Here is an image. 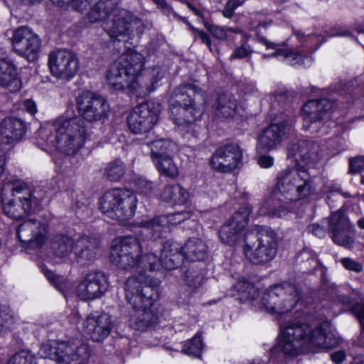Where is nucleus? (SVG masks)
<instances>
[{"label":"nucleus","instance_id":"nucleus-27","mask_svg":"<svg viewBox=\"0 0 364 364\" xmlns=\"http://www.w3.org/2000/svg\"><path fill=\"white\" fill-rule=\"evenodd\" d=\"M99 241L95 237L82 236L76 240L74 262L82 266L92 264L97 257Z\"/></svg>","mask_w":364,"mask_h":364},{"label":"nucleus","instance_id":"nucleus-57","mask_svg":"<svg viewBox=\"0 0 364 364\" xmlns=\"http://www.w3.org/2000/svg\"><path fill=\"white\" fill-rule=\"evenodd\" d=\"M310 231L316 237H324L326 232L323 227L318 224H313L309 227Z\"/></svg>","mask_w":364,"mask_h":364},{"label":"nucleus","instance_id":"nucleus-7","mask_svg":"<svg viewBox=\"0 0 364 364\" xmlns=\"http://www.w3.org/2000/svg\"><path fill=\"white\" fill-rule=\"evenodd\" d=\"M44 193L33 190L23 183H5L1 189L4 213L13 220H21L36 211Z\"/></svg>","mask_w":364,"mask_h":364},{"label":"nucleus","instance_id":"nucleus-40","mask_svg":"<svg viewBox=\"0 0 364 364\" xmlns=\"http://www.w3.org/2000/svg\"><path fill=\"white\" fill-rule=\"evenodd\" d=\"M203 341L201 336L197 333L190 341H187L183 348V352L188 355L200 357L203 350Z\"/></svg>","mask_w":364,"mask_h":364},{"label":"nucleus","instance_id":"nucleus-3","mask_svg":"<svg viewBox=\"0 0 364 364\" xmlns=\"http://www.w3.org/2000/svg\"><path fill=\"white\" fill-rule=\"evenodd\" d=\"M277 191L259 209L260 215L282 217L292 210V202L307 197L313 191V179L303 168L281 171L277 178Z\"/></svg>","mask_w":364,"mask_h":364},{"label":"nucleus","instance_id":"nucleus-46","mask_svg":"<svg viewBox=\"0 0 364 364\" xmlns=\"http://www.w3.org/2000/svg\"><path fill=\"white\" fill-rule=\"evenodd\" d=\"M12 322L10 313L5 309H0V333L9 331Z\"/></svg>","mask_w":364,"mask_h":364},{"label":"nucleus","instance_id":"nucleus-21","mask_svg":"<svg viewBox=\"0 0 364 364\" xmlns=\"http://www.w3.org/2000/svg\"><path fill=\"white\" fill-rule=\"evenodd\" d=\"M328 231L336 244L345 247H350L353 245L351 226L341 210L333 213L329 217Z\"/></svg>","mask_w":364,"mask_h":364},{"label":"nucleus","instance_id":"nucleus-53","mask_svg":"<svg viewBox=\"0 0 364 364\" xmlns=\"http://www.w3.org/2000/svg\"><path fill=\"white\" fill-rule=\"evenodd\" d=\"M349 164L351 172H358L364 170V156L350 159Z\"/></svg>","mask_w":364,"mask_h":364},{"label":"nucleus","instance_id":"nucleus-31","mask_svg":"<svg viewBox=\"0 0 364 364\" xmlns=\"http://www.w3.org/2000/svg\"><path fill=\"white\" fill-rule=\"evenodd\" d=\"M213 108L215 116L220 118H234L240 114L237 100L233 95L228 92L222 93L217 97Z\"/></svg>","mask_w":364,"mask_h":364},{"label":"nucleus","instance_id":"nucleus-58","mask_svg":"<svg viewBox=\"0 0 364 364\" xmlns=\"http://www.w3.org/2000/svg\"><path fill=\"white\" fill-rule=\"evenodd\" d=\"M354 311L355 312L357 318L359 319L361 326L364 328V305L360 304L355 307Z\"/></svg>","mask_w":364,"mask_h":364},{"label":"nucleus","instance_id":"nucleus-37","mask_svg":"<svg viewBox=\"0 0 364 364\" xmlns=\"http://www.w3.org/2000/svg\"><path fill=\"white\" fill-rule=\"evenodd\" d=\"M146 144L151 147V155L156 159L170 156L176 147V144L168 139L147 141Z\"/></svg>","mask_w":364,"mask_h":364},{"label":"nucleus","instance_id":"nucleus-52","mask_svg":"<svg viewBox=\"0 0 364 364\" xmlns=\"http://www.w3.org/2000/svg\"><path fill=\"white\" fill-rule=\"evenodd\" d=\"M191 30L195 38L198 37L200 41L208 46L209 50L212 51V47H211V41L208 35L205 33L203 31H200L199 29H197L192 26H190Z\"/></svg>","mask_w":364,"mask_h":364},{"label":"nucleus","instance_id":"nucleus-44","mask_svg":"<svg viewBox=\"0 0 364 364\" xmlns=\"http://www.w3.org/2000/svg\"><path fill=\"white\" fill-rule=\"evenodd\" d=\"M56 4H71L72 7L82 12L90 5L87 0H52Z\"/></svg>","mask_w":364,"mask_h":364},{"label":"nucleus","instance_id":"nucleus-42","mask_svg":"<svg viewBox=\"0 0 364 364\" xmlns=\"http://www.w3.org/2000/svg\"><path fill=\"white\" fill-rule=\"evenodd\" d=\"M6 364H37L35 356L29 351L21 350L12 355Z\"/></svg>","mask_w":364,"mask_h":364},{"label":"nucleus","instance_id":"nucleus-64","mask_svg":"<svg viewBox=\"0 0 364 364\" xmlns=\"http://www.w3.org/2000/svg\"><path fill=\"white\" fill-rule=\"evenodd\" d=\"M358 226L362 229H364V217L359 219L357 222Z\"/></svg>","mask_w":364,"mask_h":364},{"label":"nucleus","instance_id":"nucleus-23","mask_svg":"<svg viewBox=\"0 0 364 364\" xmlns=\"http://www.w3.org/2000/svg\"><path fill=\"white\" fill-rule=\"evenodd\" d=\"M271 24L272 21L270 20L259 21L257 25H255L254 21H251L250 24V29L255 30L257 31V35L259 41L262 43L263 45H264L267 47V48H272L275 50L271 55H264V58L282 57L284 59H289L290 60V64L294 66L296 65L303 64V56L301 53L294 52L291 50L282 48V47L284 45V43H276L269 41L267 40L264 37L259 35V33L261 32L262 28L265 29Z\"/></svg>","mask_w":364,"mask_h":364},{"label":"nucleus","instance_id":"nucleus-15","mask_svg":"<svg viewBox=\"0 0 364 364\" xmlns=\"http://www.w3.org/2000/svg\"><path fill=\"white\" fill-rule=\"evenodd\" d=\"M48 63L51 75L58 79L65 80L72 79L79 69L77 58L73 53L65 49L50 52Z\"/></svg>","mask_w":364,"mask_h":364},{"label":"nucleus","instance_id":"nucleus-45","mask_svg":"<svg viewBox=\"0 0 364 364\" xmlns=\"http://www.w3.org/2000/svg\"><path fill=\"white\" fill-rule=\"evenodd\" d=\"M252 52L253 50L252 47L244 42L240 46L235 48L230 58L231 59H242L247 57H250Z\"/></svg>","mask_w":364,"mask_h":364},{"label":"nucleus","instance_id":"nucleus-43","mask_svg":"<svg viewBox=\"0 0 364 364\" xmlns=\"http://www.w3.org/2000/svg\"><path fill=\"white\" fill-rule=\"evenodd\" d=\"M168 218V226L176 225L184 220L188 219L191 217V213L186 211L177 212L167 215H164Z\"/></svg>","mask_w":364,"mask_h":364},{"label":"nucleus","instance_id":"nucleus-30","mask_svg":"<svg viewBox=\"0 0 364 364\" xmlns=\"http://www.w3.org/2000/svg\"><path fill=\"white\" fill-rule=\"evenodd\" d=\"M21 87V80L15 65L6 58H0V87L16 92Z\"/></svg>","mask_w":364,"mask_h":364},{"label":"nucleus","instance_id":"nucleus-12","mask_svg":"<svg viewBox=\"0 0 364 364\" xmlns=\"http://www.w3.org/2000/svg\"><path fill=\"white\" fill-rule=\"evenodd\" d=\"M77 111L84 121L100 122L107 119L109 105L102 96L89 91L83 92L76 100Z\"/></svg>","mask_w":364,"mask_h":364},{"label":"nucleus","instance_id":"nucleus-35","mask_svg":"<svg viewBox=\"0 0 364 364\" xmlns=\"http://www.w3.org/2000/svg\"><path fill=\"white\" fill-rule=\"evenodd\" d=\"M168 220L164 215L159 216L149 220L142 221L141 227L146 235H150L151 237L156 240L169 231Z\"/></svg>","mask_w":364,"mask_h":364},{"label":"nucleus","instance_id":"nucleus-24","mask_svg":"<svg viewBox=\"0 0 364 364\" xmlns=\"http://www.w3.org/2000/svg\"><path fill=\"white\" fill-rule=\"evenodd\" d=\"M288 154L304 165L314 166L321 159L322 149L315 141L301 140L289 149Z\"/></svg>","mask_w":364,"mask_h":364},{"label":"nucleus","instance_id":"nucleus-16","mask_svg":"<svg viewBox=\"0 0 364 364\" xmlns=\"http://www.w3.org/2000/svg\"><path fill=\"white\" fill-rule=\"evenodd\" d=\"M250 211L247 205L240 207L220 228L219 237L223 243L235 245L244 240L243 230L247 225Z\"/></svg>","mask_w":364,"mask_h":364},{"label":"nucleus","instance_id":"nucleus-56","mask_svg":"<svg viewBox=\"0 0 364 364\" xmlns=\"http://www.w3.org/2000/svg\"><path fill=\"white\" fill-rule=\"evenodd\" d=\"M24 109L31 114L33 115L37 112V105L31 100H26L23 102Z\"/></svg>","mask_w":364,"mask_h":364},{"label":"nucleus","instance_id":"nucleus-22","mask_svg":"<svg viewBox=\"0 0 364 364\" xmlns=\"http://www.w3.org/2000/svg\"><path fill=\"white\" fill-rule=\"evenodd\" d=\"M242 153L240 147L229 144L217 149L213 154L210 164L215 170L228 173L235 170L241 162Z\"/></svg>","mask_w":364,"mask_h":364},{"label":"nucleus","instance_id":"nucleus-54","mask_svg":"<svg viewBox=\"0 0 364 364\" xmlns=\"http://www.w3.org/2000/svg\"><path fill=\"white\" fill-rule=\"evenodd\" d=\"M257 164L264 168H268L273 166L274 158L268 155H262L257 159Z\"/></svg>","mask_w":364,"mask_h":364},{"label":"nucleus","instance_id":"nucleus-32","mask_svg":"<svg viewBox=\"0 0 364 364\" xmlns=\"http://www.w3.org/2000/svg\"><path fill=\"white\" fill-rule=\"evenodd\" d=\"M26 134V127L23 121L14 117L5 118L0 123V136L5 144L19 141Z\"/></svg>","mask_w":364,"mask_h":364},{"label":"nucleus","instance_id":"nucleus-34","mask_svg":"<svg viewBox=\"0 0 364 364\" xmlns=\"http://www.w3.org/2000/svg\"><path fill=\"white\" fill-rule=\"evenodd\" d=\"M117 0H100L88 13V19L92 23L105 22L117 9Z\"/></svg>","mask_w":364,"mask_h":364},{"label":"nucleus","instance_id":"nucleus-49","mask_svg":"<svg viewBox=\"0 0 364 364\" xmlns=\"http://www.w3.org/2000/svg\"><path fill=\"white\" fill-rule=\"evenodd\" d=\"M205 26L214 37L222 40L226 39L227 28H223L215 25H210L209 23H205Z\"/></svg>","mask_w":364,"mask_h":364},{"label":"nucleus","instance_id":"nucleus-33","mask_svg":"<svg viewBox=\"0 0 364 364\" xmlns=\"http://www.w3.org/2000/svg\"><path fill=\"white\" fill-rule=\"evenodd\" d=\"M181 250L183 256L191 262L203 260L208 256L207 245L198 237L188 239Z\"/></svg>","mask_w":364,"mask_h":364},{"label":"nucleus","instance_id":"nucleus-17","mask_svg":"<svg viewBox=\"0 0 364 364\" xmlns=\"http://www.w3.org/2000/svg\"><path fill=\"white\" fill-rule=\"evenodd\" d=\"M159 113V109L152 102L138 105L127 117L129 129L136 134L149 132L157 122Z\"/></svg>","mask_w":364,"mask_h":364},{"label":"nucleus","instance_id":"nucleus-20","mask_svg":"<svg viewBox=\"0 0 364 364\" xmlns=\"http://www.w3.org/2000/svg\"><path fill=\"white\" fill-rule=\"evenodd\" d=\"M107 289V278L102 271H91L77 286V296L82 300H93L102 296Z\"/></svg>","mask_w":364,"mask_h":364},{"label":"nucleus","instance_id":"nucleus-59","mask_svg":"<svg viewBox=\"0 0 364 364\" xmlns=\"http://www.w3.org/2000/svg\"><path fill=\"white\" fill-rule=\"evenodd\" d=\"M346 358V353L343 350H338L331 355V359L333 362L339 363L343 361Z\"/></svg>","mask_w":364,"mask_h":364},{"label":"nucleus","instance_id":"nucleus-2","mask_svg":"<svg viewBox=\"0 0 364 364\" xmlns=\"http://www.w3.org/2000/svg\"><path fill=\"white\" fill-rule=\"evenodd\" d=\"M341 339L327 324L313 325L292 321L282 328L278 347L287 355H295L304 350H330Z\"/></svg>","mask_w":364,"mask_h":364},{"label":"nucleus","instance_id":"nucleus-1","mask_svg":"<svg viewBox=\"0 0 364 364\" xmlns=\"http://www.w3.org/2000/svg\"><path fill=\"white\" fill-rule=\"evenodd\" d=\"M181 247L175 243L167 241L164 243L161 252L160 259L151 250H144L143 242L134 236L129 235L119 237L114 244L112 253L111 261L118 268L124 270L135 269L140 275H144L146 270L156 271L160 264L166 269L171 270L178 267L182 262Z\"/></svg>","mask_w":364,"mask_h":364},{"label":"nucleus","instance_id":"nucleus-28","mask_svg":"<svg viewBox=\"0 0 364 364\" xmlns=\"http://www.w3.org/2000/svg\"><path fill=\"white\" fill-rule=\"evenodd\" d=\"M112 19L107 20L102 24L103 29L112 38H117L119 36L129 35L132 28L131 16L124 10H117L111 16Z\"/></svg>","mask_w":364,"mask_h":364},{"label":"nucleus","instance_id":"nucleus-18","mask_svg":"<svg viewBox=\"0 0 364 364\" xmlns=\"http://www.w3.org/2000/svg\"><path fill=\"white\" fill-rule=\"evenodd\" d=\"M291 120L271 124L263 129L257 136L258 152H267L277 149L291 131Z\"/></svg>","mask_w":364,"mask_h":364},{"label":"nucleus","instance_id":"nucleus-55","mask_svg":"<svg viewBox=\"0 0 364 364\" xmlns=\"http://www.w3.org/2000/svg\"><path fill=\"white\" fill-rule=\"evenodd\" d=\"M42 271L45 276L49 279V281L54 285H57L60 278L55 275L52 271L48 269L46 267H42Z\"/></svg>","mask_w":364,"mask_h":364},{"label":"nucleus","instance_id":"nucleus-61","mask_svg":"<svg viewBox=\"0 0 364 364\" xmlns=\"http://www.w3.org/2000/svg\"><path fill=\"white\" fill-rule=\"evenodd\" d=\"M6 165V158H5V154L1 153L0 154V177L3 174L4 171V167Z\"/></svg>","mask_w":364,"mask_h":364},{"label":"nucleus","instance_id":"nucleus-50","mask_svg":"<svg viewBox=\"0 0 364 364\" xmlns=\"http://www.w3.org/2000/svg\"><path fill=\"white\" fill-rule=\"evenodd\" d=\"M341 262L348 270L354 271L355 272H360L363 270L362 264L350 258H343L341 259Z\"/></svg>","mask_w":364,"mask_h":364},{"label":"nucleus","instance_id":"nucleus-41","mask_svg":"<svg viewBox=\"0 0 364 364\" xmlns=\"http://www.w3.org/2000/svg\"><path fill=\"white\" fill-rule=\"evenodd\" d=\"M235 288L241 294L242 299L252 300L255 302V305L259 306V301L255 300L256 290L252 284L246 280H240L236 283Z\"/></svg>","mask_w":364,"mask_h":364},{"label":"nucleus","instance_id":"nucleus-38","mask_svg":"<svg viewBox=\"0 0 364 364\" xmlns=\"http://www.w3.org/2000/svg\"><path fill=\"white\" fill-rule=\"evenodd\" d=\"M158 171L164 176L175 178L178 176V168L171 156L156 159Z\"/></svg>","mask_w":364,"mask_h":364},{"label":"nucleus","instance_id":"nucleus-62","mask_svg":"<svg viewBox=\"0 0 364 364\" xmlns=\"http://www.w3.org/2000/svg\"><path fill=\"white\" fill-rule=\"evenodd\" d=\"M353 364H364V357L362 355H358L353 359Z\"/></svg>","mask_w":364,"mask_h":364},{"label":"nucleus","instance_id":"nucleus-9","mask_svg":"<svg viewBox=\"0 0 364 364\" xmlns=\"http://www.w3.org/2000/svg\"><path fill=\"white\" fill-rule=\"evenodd\" d=\"M91 352L90 345L82 341H50L41 346L38 354L58 364H87Z\"/></svg>","mask_w":364,"mask_h":364},{"label":"nucleus","instance_id":"nucleus-47","mask_svg":"<svg viewBox=\"0 0 364 364\" xmlns=\"http://www.w3.org/2000/svg\"><path fill=\"white\" fill-rule=\"evenodd\" d=\"M154 4L157 6V8L161 9L162 13L168 16L171 14H173V16L176 18H178L180 20H182L184 22H186V20L185 18L179 16L178 14H176L169 6L166 0H153Z\"/></svg>","mask_w":364,"mask_h":364},{"label":"nucleus","instance_id":"nucleus-6","mask_svg":"<svg viewBox=\"0 0 364 364\" xmlns=\"http://www.w3.org/2000/svg\"><path fill=\"white\" fill-rule=\"evenodd\" d=\"M41 138L67 155L76 154L88 136L86 123L80 117H61L39 131Z\"/></svg>","mask_w":364,"mask_h":364},{"label":"nucleus","instance_id":"nucleus-5","mask_svg":"<svg viewBox=\"0 0 364 364\" xmlns=\"http://www.w3.org/2000/svg\"><path fill=\"white\" fill-rule=\"evenodd\" d=\"M160 283L159 279L144 275H132L125 282L126 299L136 310L132 324L139 331L147 330L157 323L158 318L150 307L159 296Z\"/></svg>","mask_w":364,"mask_h":364},{"label":"nucleus","instance_id":"nucleus-13","mask_svg":"<svg viewBox=\"0 0 364 364\" xmlns=\"http://www.w3.org/2000/svg\"><path fill=\"white\" fill-rule=\"evenodd\" d=\"M12 50L29 62H34L39 56L41 40L38 35L27 26L16 28L11 37Z\"/></svg>","mask_w":364,"mask_h":364},{"label":"nucleus","instance_id":"nucleus-19","mask_svg":"<svg viewBox=\"0 0 364 364\" xmlns=\"http://www.w3.org/2000/svg\"><path fill=\"white\" fill-rule=\"evenodd\" d=\"M113 328L110 315L106 313L91 314L82 323V333L93 342H102L106 339Z\"/></svg>","mask_w":364,"mask_h":364},{"label":"nucleus","instance_id":"nucleus-14","mask_svg":"<svg viewBox=\"0 0 364 364\" xmlns=\"http://www.w3.org/2000/svg\"><path fill=\"white\" fill-rule=\"evenodd\" d=\"M335 108V102L326 98L306 102L301 109L304 128L311 130V132H316L317 124L328 119Z\"/></svg>","mask_w":364,"mask_h":364},{"label":"nucleus","instance_id":"nucleus-10","mask_svg":"<svg viewBox=\"0 0 364 364\" xmlns=\"http://www.w3.org/2000/svg\"><path fill=\"white\" fill-rule=\"evenodd\" d=\"M300 299L297 287L285 282L268 288L259 299V308L271 314H284L290 312Z\"/></svg>","mask_w":364,"mask_h":364},{"label":"nucleus","instance_id":"nucleus-51","mask_svg":"<svg viewBox=\"0 0 364 364\" xmlns=\"http://www.w3.org/2000/svg\"><path fill=\"white\" fill-rule=\"evenodd\" d=\"M136 185L139 191L144 194L149 193L154 188L153 183L144 178H138L136 181Z\"/></svg>","mask_w":364,"mask_h":364},{"label":"nucleus","instance_id":"nucleus-29","mask_svg":"<svg viewBox=\"0 0 364 364\" xmlns=\"http://www.w3.org/2000/svg\"><path fill=\"white\" fill-rule=\"evenodd\" d=\"M76 240L67 235H57L53 237L50 248L54 257L60 262H74L73 256Z\"/></svg>","mask_w":364,"mask_h":364},{"label":"nucleus","instance_id":"nucleus-60","mask_svg":"<svg viewBox=\"0 0 364 364\" xmlns=\"http://www.w3.org/2000/svg\"><path fill=\"white\" fill-rule=\"evenodd\" d=\"M185 3L186 4V5L189 8V9L193 13H194L196 16L203 17V12L200 9H199L198 8H196V6H194L193 4H191V3H189L188 1H186Z\"/></svg>","mask_w":364,"mask_h":364},{"label":"nucleus","instance_id":"nucleus-26","mask_svg":"<svg viewBox=\"0 0 364 364\" xmlns=\"http://www.w3.org/2000/svg\"><path fill=\"white\" fill-rule=\"evenodd\" d=\"M257 247L252 250L249 244L244 248V255L250 262L261 264L271 261L276 255V245L270 237L258 238Z\"/></svg>","mask_w":364,"mask_h":364},{"label":"nucleus","instance_id":"nucleus-63","mask_svg":"<svg viewBox=\"0 0 364 364\" xmlns=\"http://www.w3.org/2000/svg\"><path fill=\"white\" fill-rule=\"evenodd\" d=\"M349 34L348 31H342L341 32H333L331 35V36H347Z\"/></svg>","mask_w":364,"mask_h":364},{"label":"nucleus","instance_id":"nucleus-8","mask_svg":"<svg viewBox=\"0 0 364 364\" xmlns=\"http://www.w3.org/2000/svg\"><path fill=\"white\" fill-rule=\"evenodd\" d=\"M178 104L171 108V117L178 126H186L199 119L207 103V93L194 84L178 86L174 90Z\"/></svg>","mask_w":364,"mask_h":364},{"label":"nucleus","instance_id":"nucleus-39","mask_svg":"<svg viewBox=\"0 0 364 364\" xmlns=\"http://www.w3.org/2000/svg\"><path fill=\"white\" fill-rule=\"evenodd\" d=\"M126 168L123 162L116 159L107 164L105 173L109 180L118 181L123 177Z\"/></svg>","mask_w":364,"mask_h":364},{"label":"nucleus","instance_id":"nucleus-4","mask_svg":"<svg viewBox=\"0 0 364 364\" xmlns=\"http://www.w3.org/2000/svg\"><path fill=\"white\" fill-rule=\"evenodd\" d=\"M144 62V57L136 51L121 55L112 63L107 71L108 84L115 90H122L129 87L136 80L144 83L149 92L154 91L159 86V81L164 77V72L160 68L154 67L138 77Z\"/></svg>","mask_w":364,"mask_h":364},{"label":"nucleus","instance_id":"nucleus-48","mask_svg":"<svg viewBox=\"0 0 364 364\" xmlns=\"http://www.w3.org/2000/svg\"><path fill=\"white\" fill-rule=\"evenodd\" d=\"M243 4L242 0H229L223 11V14L227 18H232L235 10Z\"/></svg>","mask_w":364,"mask_h":364},{"label":"nucleus","instance_id":"nucleus-11","mask_svg":"<svg viewBox=\"0 0 364 364\" xmlns=\"http://www.w3.org/2000/svg\"><path fill=\"white\" fill-rule=\"evenodd\" d=\"M137 202L134 192L127 189H112L102 196L100 208L107 217L124 222L134 215Z\"/></svg>","mask_w":364,"mask_h":364},{"label":"nucleus","instance_id":"nucleus-25","mask_svg":"<svg viewBox=\"0 0 364 364\" xmlns=\"http://www.w3.org/2000/svg\"><path fill=\"white\" fill-rule=\"evenodd\" d=\"M48 227L34 220H28L21 223L17 230V236L20 241L41 246L47 238Z\"/></svg>","mask_w":364,"mask_h":364},{"label":"nucleus","instance_id":"nucleus-36","mask_svg":"<svg viewBox=\"0 0 364 364\" xmlns=\"http://www.w3.org/2000/svg\"><path fill=\"white\" fill-rule=\"evenodd\" d=\"M161 198L173 204H184L189 198L188 191L179 184H173L166 186L161 194Z\"/></svg>","mask_w":364,"mask_h":364}]
</instances>
